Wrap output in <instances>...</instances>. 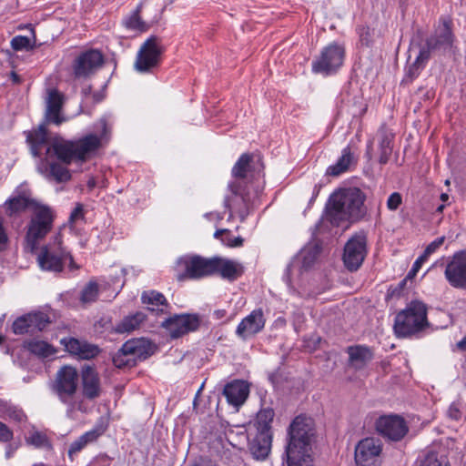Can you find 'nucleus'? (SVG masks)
Here are the masks:
<instances>
[{"label":"nucleus","mask_w":466,"mask_h":466,"mask_svg":"<svg viewBox=\"0 0 466 466\" xmlns=\"http://www.w3.org/2000/svg\"><path fill=\"white\" fill-rule=\"evenodd\" d=\"M365 199V194L358 187L339 189L329 198L328 219L335 226H339L345 221L360 220L366 214Z\"/></svg>","instance_id":"nucleus-1"},{"label":"nucleus","mask_w":466,"mask_h":466,"mask_svg":"<svg viewBox=\"0 0 466 466\" xmlns=\"http://www.w3.org/2000/svg\"><path fill=\"white\" fill-rule=\"evenodd\" d=\"M286 447L288 466H313L311 457L312 420L297 416L289 427Z\"/></svg>","instance_id":"nucleus-2"},{"label":"nucleus","mask_w":466,"mask_h":466,"mask_svg":"<svg viewBox=\"0 0 466 466\" xmlns=\"http://www.w3.org/2000/svg\"><path fill=\"white\" fill-rule=\"evenodd\" d=\"M100 123L103 128L100 136L88 134L76 141L55 139L50 147H46V156L51 157L53 152L56 158L65 165H69L73 161H86L92 153L100 147L102 140L106 137V123L105 120H101Z\"/></svg>","instance_id":"nucleus-3"},{"label":"nucleus","mask_w":466,"mask_h":466,"mask_svg":"<svg viewBox=\"0 0 466 466\" xmlns=\"http://www.w3.org/2000/svg\"><path fill=\"white\" fill-rule=\"evenodd\" d=\"M79 374L72 366H63L52 383V390L57 395L62 403L67 406L66 416L75 419L76 410H83V401L76 399Z\"/></svg>","instance_id":"nucleus-4"},{"label":"nucleus","mask_w":466,"mask_h":466,"mask_svg":"<svg viewBox=\"0 0 466 466\" xmlns=\"http://www.w3.org/2000/svg\"><path fill=\"white\" fill-rule=\"evenodd\" d=\"M56 214L50 207L42 204L35 207L25 228V251L32 254L36 252L39 242L52 230Z\"/></svg>","instance_id":"nucleus-5"},{"label":"nucleus","mask_w":466,"mask_h":466,"mask_svg":"<svg viewBox=\"0 0 466 466\" xmlns=\"http://www.w3.org/2000/svg\"><path fill=\"white\" fill-rule=\"evenodd\" d=\"M427 310V306L423 302L410 301L406 309L395 317L393 329L397 337H410L427 328L429 326Z\"/></svg>","instance_id":"nucleus-6"},{"label":"nucleus","mask_w":466,"mask_h":466,"mask_svg":"<svg viewBox=\"0 0 466 466\" xmlns=\"http://www.w3.org/2000/svg\"><path fill=\"white\" fill-rule=\"evenodd\" d=\"M37 262L43 270L61 272L68 262L71 270L77 269L72 255L62 247L61 235L55 236L52 243L42 247L37 256Z\"/></svg>","instance_id":"nucleus-7"},{"label":"nucleus","mask_w":466,"mask_h":466,"mask_svg":"<svg viewBox=\"0 0 466 466\" xmlns=\"http://www.w3.org/2000/svg\"><path fill=\"white\" fill-rule=\"evenodd\" d=\"M155 350L156 346L144 338L129 339L113 355L112 361L118 369L134 367L153 355Z\"/></svg>","instance_id":"nucleus-8"},{"label":"nucleus","mask_w":466,"mask_h":466,"mask_svg":"<svg viewBox=\"0 0 466 466\" xmlns=\"http://www.w3.org/2000/svg\"><path fill=\"white\" fill-rule=\"evenodd\" d=\"M451 21L442 19L440 25L431 37L426 40V45L421 47L422 51H428L431 57V53H441L442 55L453 54L455 52V36L451 30Z\"/></svg>","instance_id":"nucleus-9"},{"label":"nucleus","mask_w":466,"mask_h":466,"mask_svg":"<svg viewBox=\"0 0 466 466\" xmlns=\"http://www.w3.org/2000/svg\"><path fill=\"white\" fill-rule=\"evenodd\" d=\"M163 47L160 39L151 35L141 46L135 62L137 71L145 73L158 66Z\"/></svg>","instance_id":"nucleus-10"},{"label":"nucleus","mask_w":466,"mask_h":466,"mask_svg":"<svg viewBox=\"0 0 466 466\" xmlns=\"http://www.w3.org/2000/svg\"><path fill=\"white\" fill-rule=\"evenodd\" d=\"M367 255V236L364 232L353 235L346 243L343 262L350 271H356Z\"/></svg>","instance_id":"nucleus-11"},{"label":"nucleus","mask_w":466,"mask_h":466,"mask_svg":"<svg viewBox=\"0 0 466 466\" xmlns=\"http://www.w3.org/2000/svg\"><path fill=\"white\" fill-rule=\"evenodd\" d=\"M185 267V273L178 277L184 279H198L215 275V257L204 258L199 255H192L179 260Z\"/></svg>","instance_id":"nucleus-12"},{"label":"nucleus","mask_w":466,"mask_h":466,"mask_svg":"<svg viewBox=\"0 0 466 466\" xmlns=\"http://www.w3.org/2000/svg\"><path fill=\"white\" fill-rule=\"evenodd\" d=\"M344 55V47L337 43H332L326 46L320 56L312 63V69L316 73L329 74L342 65Z\"/></svg>","instance_id":"nucleus-13"},{"label":"nucleus","mask_w":466,"mask_h":466,"mask_svg":"<svg viewBox=\"0 0 466 466\" xmlns=\"http://www.w3.org/2000/svg\"><path fill=\"white\" fill-rule=\"evenodd\" d=\"M376 430L382 437L392 441H401L409 432L406 420L400 415L380 416L376 421Z\"/></svg>","instance_id":"nucleus-14"},{"label":"nucleus","mask_w":466,"mask_h":466,"mask_svg":"<svg viewBox=\"0 0 466 466\" xmlns=\"http://www.w3.org/2000/svg\"><path fill=\"white\" fill-rule=\"evenodd\" d=\"M200 325L199 317L196 314H175L162 322L172 339H178L195 331Z\"/></svg>","instance_id":"nucleus-15"},{"label":"nucleus","mask_w":466,"mask_h":466,"mask_svg":"<svg viewBox=\"0 0 466 466\" xmlns=\"http://www.w3.org/2000/svg\"><path fill=\"white\" fill-rule=\"evenodd\" d=\"M444 276L452 288L466 289V249L452 255L446 264Z\"/></svg>","instance_id":"nucleus-16"},{"label":"nucleus","mask_w":466,"mask_h":466,"mask_svg":"<svg viewBox=\"0 0 466 466\" xmlns=\"http://www.w3.org/2000/svg\"><path fill=\"white\" fill-rule=\"evenodd\" d=\"M381 444L374 438L361 440L355 448V461L357 466H380Z\"/></svg>","instance_id":"nucleus-17"},{"label":"nucleus","mask_w":466,"mask_h":466,"mask_svg":"<svg viewBox=\"0 0 466 466\" xmlns=\"http://www.w3.org/2000/svg\"><path fill=\"white\" fill-rule=\"evenodd\" d=\"M228 188L231 194L226 197L225 206L228 209L236 210L239 217L244 219L248 216L251 206L250 196L239 183H230Z\"/></svg>","instance_id":"nucleus-18"},{"label":"nucleus","mask_w":466,"mask_h":466,"mask_svg":"<svg viewBox=\"0 0 466 466\" xmlns=\"http://www.w3.org/2000/svg\"><path fill=\"white\" fill-rule=\"evenodd\" d=\"M104 58L97 50H89L82 53L74 63V74L76 77L85 78L94 74L102 66Z\"/></svg>","instance_id":"nucleus-19"},{"label":"nucleus","mask_w":466,"mask_h":466,"mask_svg":"<svg viewBox=\"0 0 466 466\" xmlns=\"http://www.w3.org/2000/svg\"><path fill=\"white\" fill-rule=\"evenodd\" d=\"M265 324L263 310L254 309L239 322L236 329V335L242 340H247L262 331Z\"/></svg>","instance_id":"nucleus-20"},{"label":"nucleus","mask_w":466,"mask_h":466,"mask_svg":"<svg viewBox=\"0 0 466 466\" xmlns=\"http://www.w3.org/2000/svg\"><path fill=\"white\" fill-rule=\"evenodd\" d=\"M66 165L57 163L46 156L41 158L37 164V171L46 179L56 181V183H65L71 179V174Z\"/></svg>","instance_id":"nucleus-21"},{"label":"nucleus","mask_w":466,"mask_h":466,"mask_svg":"<svg viewBox=\"0 0 466 466\" xmlns=\"http://www.w3.org/2000/svg\"><path fill=\"white\" fill-rule=\"evenodd\" d=\"M39 203L31 198L29 194L25 192H20L17 195L12 196L3 205L5 213L8 218L19 217L28 208H32L33 210Z\"/></svg>","instance_id":"nucleus-22"},{"label":"nucleus","mask_w":466,"mask_h":466,"mask_svg":"<svg viewBox=\"0 0 466 466\" xmlns=\"http://www.w3.org/2000/svg\"><path fill=\"white\" fill-rule=\"evenodd\" d=\"M61 344L65 346L67 352L82 360L95 358L100 351L96 345L75 338H64L61 339Z\"/></svg>","instance_id":"nucleus-23"},{"label":"nucleus","mask_w":466,"mask_h":466,"mask_svg":"<svg viewBox=\"0 0 466 466\" xmlns=\"http://www.w3.org/2000/svg\"><path fill=\"white\" fill-rule=\"evenodd\" d=\"M63 105L64 96L56 89L50 90L46 98V108L45 113L46 121L47 123L59 126L66 121V117L61 115Z\"/></svg>","instance_id":"nucleus-24"},{"label":"nucleus","mask_w":466,"mask_h":466,"mask_svg":"<svg viewBox=\"0 0 466 466\" xmlns=\"http://www.w3.org/2000/svg\"><path fill=\"white\" fill-rule=\"evenodd\" d=\"M82 392L88 400H95L101 394L100 379L97 372L86 366L81 371Z\"/></svg>","instance_id":"nucleus-25"},{"label":"nucleus","mask_w":466,"mask_h":466,"mask_svg":"<svg viewBox=\"0 0 466 466\" xmlns=\"http://www.w3.org/2000/svg\"><path fill=\"white\" fill-rule=\"evenodd\" d=\"M215 275L228 281H235L244 272L243 266L234 260L215 256Z\"/></svg>","instance_id":"nucleus-26"},{"label":"nucleus","mask_w":466,"mask_h":466,"mask_svg":"<svg viewBox=\"0 0 466 466\" xmlns=\"http://www.w3.org/2000/svg\"><path fill=\"white\" fill-rule=\"evenodd\" d=\"M248 392V385L241 380L228 383L223 390V395L226 397L228 402L236 408H238L245 402Z\"/></svg>","instance_id":"nucleus-27"},{"label":"nucleus","mask_w":466,"mask_h":466,"mask_svg":"<svg viewBox=\"0 0 466 466\" xmlns=\"http://www.w3.org/2000/svg\"><path fill=\"white\" fill-rule=\"evenodd\" d=\"M47 130L45 125H40L37 129L29 132L26 141L30 145V150L34 157H40L43 149L46 150Z\"/></svg>","instance_id":"nucleus-28"},{"label":"nucleus","mask_w":466,"mask_h":466,"mask_svg":"<svg viewBox=\"0 0 466 466\" xmlns=\"http://www.w3.org/2000/svg\"><path fill=\"white\" fill-rule=\"evenodd\" d=\"M271 436L267 432H259L249 443V451L257 460L265 459L270 451Z\"/></svg>","instance_id":"nucleus-29"},{"label":"nucleus","mask_w":466,"mask_h":466,"mask_svg":"<svg viewBox=\"0 0 466 466\" xmlns=\"http://www.w3.org/2000/svg\"><path fill=\"white\" fill-rule=\"evenodd\" d=\"M349 361L357 370L362 369L372 360V352L365 346H350L348 348Z\"/></svg>","instance_id":"nucleus-30"},{"label":"nucleus","mask_w":466,"mask_h":466,"mask_svg":"<svg viewBox=\"0 0 466 466\" xmlns=\"http://www.w3.org/2000/svg\"><path fill=\"white\" fill-rule=\"evenodd\" d=\"M25 348L38 358H49L56 353V348L46 341L40 339H30L25 342Z\"/></svg>","instance_id":"nucleus-31"},{"label":"nucleus","mask_w":466,"mask_h":466,"mask_svg":"<svg viewBox=\"0 0 466 466\" xmlns=\"http://www.w3.org/2000/svg\"><path fill=\"white\" fill-rule=\"evenodd\" d=\"M353 160L354 157L350 148L349 147H345L342 150L341 157L338 159L336 164L329 167L327 174L333 177L339 176L340 174L344 173L349 169Z\"/></svg>","instance_id":"nucleus-32"},{"label":"nucleus","mask_w":466,"mask_h":466,"mask_svg":"<svg viewBox=\"0 0 466 466\" xmlns=\"http://www.w3.org/2000/svg\"><path fill=\"white\" fill-rule=\"evenodd\" d=\"M141 10L142 3L137 6L132 14L124 19L123 24L127 29L138 32H146L148 30L149 25L145 21H143L140 16Z\"/></svg>","instance_id":"nucleus-33"},{"label":"nucleus","mask_w":466,"mask_h":466,"mask_svg":"<svg viewBox=\"0 0 466 466\" xmlns=\"http://www.w3.org/2000/svg\"><path fill=\"white\" fill-rule=\"evenodd\" d=\"M100 435L101 432L97 430H92L81 435L77 440L71 443L68 450L69 457L72 459L74 454L79 452L88 443L95 441Z\"/></svg>","instance_id":"nucleus-34"},{"label":"nucleus","mask_w":466,"mask_h":466,"mask_svg":"<svg viewBox=\"0 0 466 466\" xmlns=\"http://www.w3.org/2000/svg\"><path fill=\"white\" fill-rule=\"evenodd\" d=\"M380 163L384 165L388 163L390 157L392 152V140L393 135L388 133L385 129L380 130Z\"/></svg>","instance_id":"nucleus-35"},{"label":"nucleus","mask_w":466,"mask_h":466,"mask_svg":"<svg viewBox=\"0 0 466 466\" xmlns=\"http://www.w3.org/2000/svg\"><path fill=\"white\" fill-rule=\"evenodd\" d=\"M252 156L249 154H243L238 158L237 163L232 168V175L236 178H245L248 173L251 172L252 167Z\"/></svg>","instance_id":"nucleus-36"},{"label":"nucleus","mask_w":466,"mask_h":466,"mask_svg":"<svg viewBox=\"0 0 466 466\" xmlns=\"http://www.w3.org/2000/svg\"><path fill=\"white\" fill-rule=\"evenodd\" d=\"M144 320L145 315L141 312L128 316L117 325L116 331L119 333L130 332L137 329Z\"/></svg>","instance_id":"nucleus-37"},{"label":"nucleus","mask_w":466,"mask_h":466,"mask_svg":"<svg viewBox=\"0 0 466 466\" xmlns=\"http://www.w3.org/2000/svg\"><path fill=\"white\" fill-rule=\"evenodd\" d=\"M25 315L30 322L32 331L35 329L42 331L51 323L49 316L42 311L31 312Z\"/></svg>","instance_id":"nucleus-38"},{"label":"nucleus","mask_w":466,"mask_h":466,"mask_svg":"<svg viewBox=\"0 0 466 466\" xmlns=\"http://www.w3.org/2000/svg\"><path fill=\"white\" fill-rule=\"evenodd\" d=\"M430 56H428V51L420 50L418 56L415 61L409 66L406 72V77L410 80L414 79L420 72V70L424 67Z\"/></svg>","instance_id":"nucleus-39"},{"label":"nucleus","mask_w":466,"mask_h":466,"mask_svg":"<svg viewBox=\"0 0 466 466\" xmlns=\"http://www.w3.org/2000/svg\"><path fill=\"white\" fill-rule=\"evenodd\" d=\"M420 466H450L444 455H439L433 450H428L420 460Z\"/></svg>","instance_id":"nucleus-40"},{"label":"nucleus","mask_w":466,"mask_h":466,"mask_svg":"<svg viewBox=\"0 0 466 466\" xmlns=\"http://www.w3.org/2000/svg\"><path fill=\"white\" fill-rule=\"evenodd\" d=\"M319 252L320 248L318 245L309 246L303 248L299 253L302 268L304 269L309 268L316 261Z\"/></svg>","instance_id":"nucleus-41"},{"label":"nucleus","mask_w":466,"mask_h":466,"mask_svg":"<svg viewBox=\"0 0 466 466\" xmlns=\"http://www.w3.org/2000/svg\"><path fill=\"white\" fill-rule=\"evenodd\" d=\"M274 415V410L270 408L259 410L257 415V424L259 432L269 433L270 423L273 420Z\"/></svg>","instance_id":"nucleus-42"},{"label":"nucleus","mask_w":466,"mask_h":466,"mask_svg":"<svg viewBox=\"0 0 466 466\" xmlns=\"http://www.w3.org/2000/svg\"><path fill=\"white\" fill-rule=\"evenodd\" d=\"M98 284L96 281L91 280L82 289L80 299L83 303L94 302L98 297Z\"/></svg>","instance_id":"nucleus-43"},{"label":"nucleus","mask_w":466,"mask_h":466,"mask_svg":"<svg viewBox=\"0 0 466 466\" xmlns=\"http://www.w3.org/2000/svg\"><path fill=\"white\" fill-rule=\"evenodd\" d=\"M141 299L145 304H151L153 306H167L165 296L155 290L144 292Z\"/></svg>","instance_id":"nucleus-44"},{"label":"nucleus","mask_w":466,"mask_h":466,"mask_svg":"<svg viewBox=\"0 0 466 466\" xmlns=\"http://www.w3.org/2000/svg\"><path fill=\"white\" fill-rule=\"evenodd\" d=\"M13 331L15 334H25L32 331L30 322L26 315L17 318L13 323Z\"/></svg>","instance_id":"nucleus-45"},{"label":"nucleus","mask_w":466,"mask_h":466,"mask_svg":"<svg viewBox=\"0 0 466 466\" xmlns=\"http://www.w3.org/2000/svg\"><path fill=\"white\" fill-rule=\"evenodd\" d=\"M11 46L14 50H23L32 48L30 39L26 36L17 35L11 41Z\"/></svg>","instance_id":"nucleus-46"},{"label":"nucleus","mask_w":466,"mask_h":466,"mask_svg":"<svg viewBox=\"0 0 466 466\" xmlns=\"http://www.w3.org/2000/svg\"><path fill=\"white\" fill-rule=\"evenodd\" d=\"M8 246L9 237L6 228L5 227V219L2 216H0V252L6 250Z\"/></svg>","instance_id":"nucleus-47"},{"label":"nucleus","mask_w":466,"mask_h":466,"mask_svg":"<svg viewBox=\"0 0 466 466\" xmlns=\"http://www.w3.org/2000/svg\"><path fill=\"white\" fill-rule=\"evenodd\" d=\"M444 241V236L437 238L425 248L422 255L428 258L431 254L436 252L443 245Z\"/></svg>","instance_id":"nucleus-48"},{"label":"nucleus","mask_w":466,"mask_h":466,"mask_svg":"<svg viewBox=\"0 0 466 466\" xmlns=\"http://www.w3.org/2000/svg\"><path fill=\"white\" fill-rule=\"evenodd\" d=\"M27 441L35 447H43L47 443V438L45 434L35 431L27 439Z\"/></svg>","instance_id":"nucleus-49"},{"label":"nucleus","mask_w":466,"mask_h":466,"mask_svg":"<svg viewBox=\"0 0 466 466\" xmlns=\"http://www.w3.org/2000/svg\"><path fill=\"white\" fill-rule=\"evenodd\" d=\"M401 203H402L401 195L398 192H393L392 194L390 195V197L387 200V208L390 210L394 211L399 208V207L401 205Z\"/></svg>","instance_id":"nucleus-50"},{"label":"nucleus","mask_w":466,"mask_h":466,"mask_svg":"<svg viewBox=\"0 0 466 466\" xmlns=\"http://www.w3.org/2000/svg\"><path fill=\"white\" fill-rule=\"evenodd\" d=\"M360 40L362 45L370 46L371 42V32L369 27L361 26L358 29Z\"/></svg>","instance_id":"nucleus-51"},{"label":"nucleus","mask_w":466,"mask_h":466,"mask_svg":"<svg viewBox=\"0 0 466 466\" xmlns=\"http://www.w3.org/2000/svg\"><path fill=\"white\" fill-rule=\"evenodd\" d=\"M84 218V208L81 204H77L70 214L69 220L71 223H75L79 219Z\"/></svg>","instance_id":"nucleus-52"},{"label":"nucleus","mask_w":466,"mask_h":466,"mask_svg":"<svg viewBox=\"0 0 466 466\" xmlns=\"http://www.w3.org/2000/svg\"><path fill=\"white\" fill-rule=\"evenodd\" d=\"M8 416L16 421H22L25 418L24 412L21 410H17L14 407H7Z\"/></svg>","instance_id":"nucleus-53"},{"label":"nucleus","mask_w":466,"mask_h":466,"mask_svg":"<svg viewBox=\"0 0 466 466\" xmlns=\"http://www.w3.org/2000/svg\"><path fill=\"white\" fill-rule=\"evenodd\" d=\"M447 414L451 419H452L454 420H459L461 417V411L460 408L458 407V405L455 403H452L449 407V409L447 410Z\"/></svg>","instance_id":"nucleus-54"},{"label":"nucleus","mask_w":466,"mask_h":466,"mask_svg":"<svg viewBox=\"0 0 466 466\" xmlns=\"http://www.w3.org/2000/svg\"><path fill=\"white\" fill-rule=\"evenodd\" d=\"M13 433L8 427L0 421V441H8L12 439Z\"/></svg>","instance_id":"nucleus-55"},{"label":"nucleus","mask_w":466,"mask_h":466,"mask_svg":"<svg viewBox=\"0 0 466 466\" xmlns=\"http://www.w3.org/2000/svg\"><path fill=\"white\" fill-rule=\"evenodd\" d=\"M221 241L228 246V247H239L243 243V238L240 237H237L234 238H231L229 236L227 238H221Z\"/></svg>","instance_id":"nucleus-56"},{"label":"nucleus","mask_w":466,"mask_h":466,"mask_svg":"<svg viewBox=\"0 0 466 466\" xmlns=\"http://www.w3.org/2000/svg\"><path fill=\"white\" fill-rule=\"evenodd\" d=\"M428 258L423 255H420L413 264V270H419L423 262H425Z\"/></svg>","instance_id":"nucleus-57"},{"label":"nucleus","mask_w":466,"mask_h":466,"mask_svg":"<svg viewBox=\"0 0 466 466\" xmlns=\"http://www.w3.org/2000/svg\"><path fill=\"white\" fill-rule=\"evenodd\" d=\"M222 235H227L228 237L229 231L228 229H218L214 234V237L216 238H219Z\"/></svg>","instance_id":"nucleus-58"},{"label":"nucleus","mask_w":466,"mask_h":466,"mask_svg":"<svg viewBox=\"0 0 466 466\" xmlns=\"http://www.w3.org/2000/svg\"><path fill=\"white\" fill-rule=\"evenodd\" d=\"M457 348L462 351H466V338H463L457 343Z\"/></svg>","instance_id":"nucleus-59"},{"label":"nucleus","mask_w":466,"mask_h":466,"mask_svg":"<svg viewBox=\"0 0 466 466\" xmlns=\"http://www.w3.org/2000/svg\"><path fill=\"white\" fill-rule=\"evenodd\" d=\"M372 146H373V141L370 140L368 143V146H367V155L369 156L370 158V150L372 149Z\"/></svg>","instance_id":"nucleus-60"},{"label":"nucleus","mask_w":466,"mask_h":466,"mask_svg":"<svg viewBox=\"0 0 466 466\" xmlns=\"http://www.w3.org/2000/svg\"><path fill=\"white\" fill-rule=\"evenodd\" d=\"M11 76H12V79L15 83H19L20 82V77L18 75H16L15 72H12L11 73Z\"/></svg>","instance_id":"nucleus-61"},{"label":"nucleus","mask_w":466,"mask_h":466,"mask_svg":"<svg viewBox=\"0 0 466 466\" xmlns=\"http://www.w3.org/2000/svg\"><path fill=\"white\" fill-rule=\"evenodd\" d=\"M398 1H399L400 5L401 6H405V5H409V3H410L411 0H398Z\"/></svg>","instance_id":"nucleus-62"},{"label":"nucleus","mask_w":466,"mask_h":466,"mask_svg":"<svg viewBox=\"0 0 466 466\" xmlns=\"http://www.w3.org/2000/svg\"><path fill=\"white\" fill-rule=\"evenodd\" d=\"M441 199L443 202L447 201V200L449 199V196H448V194H446V193H442V194L441 195Z\"/></svg>","instance_id":"nucleus-63"},{"label":"nucleus","mask_w":466,"mask_h":466,"mask_svg":"<svg viewBox=\"0 0 466 466\" xmlns=\"http://www.w3.org/2000/svg\"><path fill=\"white\" fill-rule=\"evenodd\" d=\"M418 272V270H413V268L410 269V271L408 274V277H411L415 275Z\"/></svg>","instance_id":"nucleus-64"}]
</instances>
